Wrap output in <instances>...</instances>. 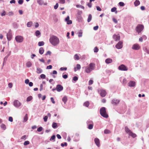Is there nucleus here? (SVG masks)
I'll use <instances>...</instances> for the list:
<instances>
[{"label":"nucleus","mask_w":149,"mask_h":149,"mask_svg":"<svg viewBox=\"0 0 149 149\" xmlns=\"http://www.w3.org/2000/svg\"><path fill=\"white\" fill-rule=\"evenodd\" d=\"M116 47L118 49L122 48L123 47V42L119 41L116 45Z\"/></svg>","instance_id":"nucleus-9"},{"label":"nucleus","mask_w":149,"mask_h":149,"mask_svg":"<svg viewBox=\"0 0 149 149\" xmlns=\"http://www.w3.org/2000/svg\"><path fill=\"white\" fill-rule=\"evenodd\" d=\"M68 100L67 97L66 96H64L62 99V101L65 104Z\"/></svg>","instance_id":"nucleus-19"},{"label":"nucleus","mask_w":149,"mask_h":149,"mask_svg":"<svg viewBox=\"0 0 149 149\" xmlns=\"http://www.w3.org/2000/svg\"><path fill=\"white\" fill-rule=\"evenodd\" d=\"M58 6V3H56L55 5L54 6V8L55 9H56Z\"/></svg>","instance_id":"nucleus-55"},{"label":"nucleus","mask_w":149,"mask_h":149,"mask_svg":"<svg viewBox=\"0 0 149 149\" xmlns=\"http://www.w3.org/2000/svg\"><path fill=\"white\" fill-rule=\"evenodd\" d=\"M68 24H72V22L71 20H69L66 22Z\"/></svg>","instance_id":"nucleus-56"},{"label":"nucleus","mask_w":149,"mask_h":149,"mask_svg":"<svg viewBox=\"0 0 149 149\" xmlns=\"http://www.w3.org/2000/svg\"><path fill=\"white\" fill-rule=\"evenodd\" d=\"M51 54V52L50 51H48L47 52V53L45 54V55L47 56L48 55H50Z\"/></svg>","instance_id":"nucleus-58"},{"label":"nucleus","mask_w":149,"mask_h":149,"mask_svg":"<svg viewBox=\"0 0 149 149\" xmlns=\"http://www.w3.org/2000/svg\"><path fill=\"white\" fill-rule=\"evenodd\" d=\"M44 44V43L43 41H40L38 42V45L39 46H43Z\"/></svg>","instance_id":"nucleus-39"},{"label":"nucleus","mask_w":149,"mask_h":149,"mask_svg":"<svg viewBox=\"0 0 149 149\" xmlns=\"http://www.w3.org/2000/svg\"><path fill=\"white\" fill-rule=\"evenodd\" d=\"M8 120L10 122L13 121V118L12 117L10 116L9 117Z\"/></svg>","instance_id":"nucleus-60"},{"label":"nucleus","mask_w":149,"mask_h":149,"mask_svg":"<svg viewBox=\"0 0 149 149\" xmlns=\"http://www.w3.org/2000/svg\"><path fill=\"white\" fill-rule=\"evenodd\" d=\"M140 4V2L138 0H136L134 2V4L135 6H137L139 5Z\"/></svg>","instance_id":"nucleus-25"},{"label":"nucleus","mask_w":149,"mask_h":149,"mask_svg":"<svg viewBox=\"0 0 149 149\" xmlns=\"http://www.w3.org/2000/svg\"><path fill=\"white\" fill-rule=\"evenodd\" d=\"M28 136H26V135H24L22 136L21 138V139H23L24 140H26L27 139Z\"/></svg>","instance_id":"nucleus-40"},{"label":"nucleus","mask_w":149,"mask_h":149,"mask_svg":"<svg viewBox=\"0 0 149 149\" xmlns=\"http://www.w3.org/2000/svg\"><path fill=\"white\" fill-rule=\"evenodd\" d=\"M67 68L66 67H61L60 68V70L61 71L65 70V71L67 70Z\"/></svg>","instance_id":"nucleus-53"},{"label":"nucleus","mask_w":149,"mask_h":149,"mask_svg":"<svg viewBox=\"0 0 149 149\" xmlns=\"http://www.w3.org/2000/svg\"><path fill=\"white\" fill-rule=\"evenodd\" d=\"M113 38L115 41H118L120 40V37L119 34H114L113 36Z\"/></svg>","instance_id":"nucleus-13"},{"label":"nucleus","mask_w":149,"mask_h":149,"mask_svg":"<svg viewBox=\"0 0 149 149\" xmlns=\"http://www.w3.org/2000/svg\"><path fill=\"white\" fill-rule=\"evenodd\" d=\"M94 141L95 144L98 147L100 146V141L99 139L97 138H95L94 139Z\"/></svg>","instance_id":"nucleus-15"},{"label":"nucleus","mask_w":149,"mask_h":149,"mask_svg":"<svg viewBox=\"0 0 149 149\" xmlns=\"http://www.w3.org/2000/svg\"><path fill=\"white\" fill-rule=\"evenodd\" d=\"M61 146L63 147L64 146H67V143L66 142H64V143H62L61 144Z\"/></svg>","instance_id":"nucleus-46"},{"label":"nucleus","mask_w":149,"mask_h":149,"mask_svg":"<svg viewBox=\"0 0 149 149\" xmlns=\"http://www.w3.org/2000/svg\"><path fill=\"white\" fill-rule=\"evenodd\" d=\"M98 28L99 26H96L93 27V29L95 30H97L98 29Z\"/></svg>","instance_id":"nucleus-64"},{"label":"nucleus","mask_w":149,"mask_h":149,"mask_svg":"<svg viewBox=\"0 0 149 149\" xmlns=\"http://www.w3.org/2000/svg\"><path fill=\"white\" fill-rule=\"evenodd\" d=\"M116 9L117 8L116 7H114L111 9V11L112 12H114L116 10Z\"/></svg>","instance_id":"nucleus-50"},{"label":"nucleus","mask_w":149,"mask_h":149,"mask_svg":"<svg viewBox=\"0 0 149 149\" xmlns=\"http://www.w3.org/2000/svg\"><path fill=\"white\" fill-rule=\"evenodd\" d=\"M120 100H119L113 99L111 101V103L114 105H116L120 102Z\"/></svg>","instance_id":"nucleus-14"},{"label":"nucleus","mask_w":149,"mask_h":149,"mask_svg":"<svg viewBox=\"0 0 149 149\" xmlns=\"http://www.w3.org/2000/svg\"><path fill=\"white\" fill-rule=\"evenodd\" d=\"M28 119V115L27 114H26L25 115V116L24 117V120L23 121V122H26Z\"/></svg>","instance_id":"nucleus-27"},{"label":"nucleus","mask_w":149,"mask_h":149,"mask_svg":"<svg viewBox=\"0 0 149 149\" xmlns=\"http://www.w3.org/2000/svg\"><path fill=\"white\" fill-rule=\"evenodd\" d=\"M65 2V0H59V3L61 4H64Z\"/></svg>","instance_id":"nucleus-48"},{"label":"nucleus","mask_w":149,"mask_h":149,"mask_svg":"<svg viewBox=\"0 0 149 149\" xmlns=\"http://www.w3.org/2000/svg\"><path fill=\"white\" fill-rule=\"evenodd\" d=\"M44 50L43 47H40L39 50V53L41 55L43 54Z\"/></svg>","instance_id":"nucleus-23"},{"label":"nucleus","mask_w":149,"mask_h":149,"mask_svg":"<svg viewBox=\"0 0 149 149\" xmlns=\"http://www.w3.org/2000/svg\"><path fill=\"white\" fill-rule=\"evenodd\" d=\"M35 34L36 36H38L40 35L41 33L39 30H37L36 31Z\"/></svg>","instance_id":"nucleus-38"},{"label":"nucleus","mask_w":149,"mask_h":149,"mask_svg":"<svg viewBox=\"0 0 149 149\" xmlns=\"http://www.w3.org/2000/svg\"><path fill=\"white\" fill-rule=\"evenodd\" d=\"M78 35L79 37H81L82 36V32L81 31H80L78 33Z\"/></svg>","instance_id":"nucleus-43"},{"label":"nucleus","mask_w":149,"mask_h":149,"mask_svg":"<svg viewBox=\"0 0 149 149\" xmlns=\"http://www.w3.org/2000/svg\"><path fill=\"white\" fill-rule=\"evenodd\" d=\"M6 13L5 11H3L2 13H1V15L2 16H5L6 15Z\"/></svg>","instance_id":"nucleus-61"},{"label":"nucleus","mask_w":149,"mask_h":149,"mask_svg":"<svg viewBox=\"0 0 149 149\" xmlns=\"http://www.w3.org/2000/svg\"><path fill=\"white\" fill-rule=\"evenodd\" d=\"M143 50L147 53L149 54V49H148L146 47H144L143 48Z\"/></svg>","instance_id":"nucleus-32"},{"label":"nucleus","mask_w":149,"mask_h":149,"mask_svg":"<svg viewBox=\"0 0 149 149\" xmlns=\"http://www.w3.org/2000/svg\"><path fill=\"white\" fill-rule=\"evenodd\" d=\"M1 128L3 130H5L6 129V125L3 124L1 125Z\"/></svg>","instance_id":"nucleus-42"},{"label":"nucleus","mask_w":149,"mask_h":149,"mask_svg":"<svg viewBox=\"0 0 149 149\" xmlns=\"http://www.w3.org/2000/svg\"><path fill=\"white\" fill-rule=\"evenodd\" d=\"M125 132L127 133H128L129 134H130L132 131L128 128L127 127H125Z\"/></svg>","instance_id":"nucleus-24"},{"label":"nucleus","mask_w":149,"mask_h":149,"mask_svg":"<svg viewBox=\"0 0 149 149\" xmlns=\"http://www.w3.org/2000/svg\"><path fill=\"white\" fill-rule=\"evenodd\" d=\"M42 72V70L38 67L37 68L36 72L38 74L41 73Z\"/></svg>","instance_id":"nucleus-20"},{"label":"nucleus","mask_w":149,"mask_h":149,"mask_svg":"<svg viewBox=\"0 0 149 149\" xmlns=\"http://www.w3.org/2000/svg\"><path fill=\"white\" fill-rule=\"evenodd\" d=\"M33 99V97L31 96H30L27 97L26 101L27 102H29Z\"/></svg>","instance_id":"nucleus-33"},{"label":"nucleus","mask_w":149,"mask_h":149,"mask_svg":"<svg viewBox=\"0 0 149 149\" xmlns=\"http://www.w3.org/2000/svg\"><path fill=\"white\" fill-rule=\"evenodd\" d=\"M123 82V84L125 85L127 83V81L126 79H124Z\"/></svg>","instance_id":"nucleus-41"},{"label":"nucleus","mask_w":149,"mask_h":149,"mask_svg":"<svg viewBox=\"0 0 149 149\" xmlns=\"http://www.w3.org/2000/svg\"><path fill=\"white\" fill-rule=\"evenodd\" d=\"M118 4L120 6H124L125 5V3L122 2H120Z\"/></svg>","instance_id":"nucleus-45"},{"label":"nucleus","mask_w":149,"mask_h":149,"mask_svg":"<svg viewBox=\"0 0 149 149\" xmlns=\"http://www.w3.org/2000/svg\"><path fill=\"white\" fill-rule=\"evenodd\" d=\"M40 77L42 79H45V78L46 76L44 74H42L40 75Z\"/></svg>","instance_id":"nucleus-47"},{"label":"nucleus","mask_w":149,"mask_h":149,"mask_svg":"<svg viewBox=\"0 0 149 149\" xmlns=\"http://www.w3.org/2000/svg\"><path fill=\"white\" fill-rule=\"evenodd\" d=\"M21 103L18 100H15L13 102L14 106L16 108H19L21 105Z\"/></svg>","instance_id":"nucleus-7"},{"label":"nucleus","mask_w":149,"mask_h":149,"mask_svg":"<svg viewBox=\"0 0 149 149\" xmlns=\"http://www.w3.org/2000/svg\"><path fill=\"white\" fill-rule=\"evenodd\" d=\"M49 42L53 46H56L59 43V38L56 36L52 35L50 38Z\"/></svg>","instance_id":"nucleus-1"},{"label":"nucleus","mask_w":149,"mask_h":149,"mask_svg":"<svg viewBox=\"0 0 149 149\" xmlns=\"http://www.w3.org/2000/svg\"><path fill=\"white\" fill-rule=\"evenodd\" d=\"M24 38L22 36H16L15 39L16 41L18 42H22Z\"/></svg>","instance_id":"nucleus-6"},{"label":"nucleus","mask_w":149,"mask_h":149,"mask_svg":"<svg viewBox=\"0 0 149 149\" xmlns=\"http://www.w3.org/2000/svg\"><path fill=\"white\" fill-rule=\"evenodd\" d=\"M48 119V116H45L43 117L44 120L45 122L47 121Z\"/></svg>","instance_id":"nucleus-52"},{"label":"nucleus","mask_w":149,"mask_h":149,"mask_svg":"<svg viewBox=\"0 0 149 149\" xmlns=\"http://www.w3.org/2000/svg\"><path fill=\"white\" fill-rule=\"evenodd\" d=\"M56 138V136L55 135H52L50 139V141H52V140L53 141V142L55 141V139Z\"/></svg>","instance_id":"nucleus-34"},{"label":"nucleus","mask_w":149,"mask_h":149,"mask_svg":"<svg viewBox=\"0 0 149 149\" xmlns=\"http://www.w3.org/2000/svg\"><path fill=\"white\" fill-rule=\"evenodd\" d=\"M140 47L138 44H134L132 46V49L134 50H138L140 49Z\"/></svg>","instance_id":"nucleus-12"},{"label":"nucleus","mask_w":149,"mask_h":149,"mask_svg":"<svg viewBox=\"0 0 149 149\" xmlns=\"http://www.w3.org/2000/svg\"><path fill=\"white\" fill-rule=\"evenodd\" d=\"M32 65V63L30 61H29L26 63V66L28 68H30Z\"/></svg>","instance_id":"nucleus-21"},{"label":"nucleus","mask_w":149,"mask_h":149,"mask_svg":"<svg viewBox=\"0 0 149 149\" xmlns=\"http://www.w3.org/2000/svg\"><path fill=\"white\" fill-rule=\"evenodd\" d=\"M29 143H30V142H29V141H25L24 142V146H26V145H28L29 144Z\"/></svg>","instance_id":"nucleus-49"},{"label":"nucleus","mask_w":149,"mask_h":149,"mask_svg":"<svg viewBox=\"0 0 149 149\" xmlns=\"http://www.w3.org/2000/svg\"><path fill=\"white\" fill-rule=\"evenodd\" d=\"M104 133L105 134H107L110 133H111V132L108 130L105 129L104 131Z\"/></svg>","instance_id":"nucleus-36"},{"label":"nucleus","mask_w":149,"mask_h":149,"mask_svg":"<svg viewBox=\"0 0 149 149\" xmlns=\"http://www.w3.org/2000/svg\"><path fill=\"white\" fill-rule=\"evenodd\" d=\"M95 64L93 63H91L88 66L85 67V72L87 73H89L92 70L95 69Z\"/></svg>","instance_id":"nucleus-2"},{"label":"nucleus","mask_w":149,"mask_h":149,"mask_svg":"<svg viewBox=\"0 0 149 149\" xmlns=\"http://www.w3.org/2000/svg\"><path fill=\"white\" fill-rule=\"evenodd\" d=\"M6 36L8 40L9 41L11 40L12 37V35L10 30H9Z\"/></svg>","instance_id":"nucleus-10"},{"label":"nucleus","mask_w":149,"mask_h":149,"mask_svg":"<svg viewBox=\"0 0 149 149\" xmlns=\"http://www.w3.org/2000/svg\"><path fill=\"white\" fill-rule=\"evenodd\" d=\"M33 24V23L32 22H28L26 24V26L27 27H30Z\"/></svg>","instance_id":"nucleus-35"},{"label":"nucleus","mask_w":149,"mask_h":149,"mask_svg":"<svg viewBox=\"0 0 149 149\" xmlns=\"http://www.w3.org/2000/svg\"><path fill=\"white\" fill-rule=\"evenodd\" d=\"M81 65L79 64H77V67L74 68V71L76 72L77 70H80L81 69Z\"/></svg>","instance_id":"nucleus-18"},{"label":"nucleus","mask_w":149,"mask_h":149,"mask_svg":"<svg viewBox=\"0 0 149 149\" xmlns=\"http://www.w3.org/2000/svg\"><path fill=\"white\" fill-rule=\"evenodd\" d=\"M43 128L42 127H38L37 130L38 132H40L42 131V130Z\"/></svg>","instance_id":"nucleus-51"},{"label":"nucleus","mask_w":149,"mask_h":149,"mask_svg":"<svg viewBox=\"0 0 149 149\" xmlns=\"http://www.w3.org/2000/svg\"><path fill=\"white\" fill-rule=\"evenodd\" d=\"M93 123H92L91 124H90L88 125V128L90 130H91L93 128Z\"/></svg>","instance_id":"nucleus-29"},{"label":"nucleus","mask_w":149,"mask_h":149,"mask_svg":"<svg viewBox=\"0 0 149 149\" xmlns=\"http://www.w3.org/2000/svg\"><path fill=\"white\" fill-rule=\"evenodd\" d=\"M90 103L88 101H87L84 102L83 104V105L84 106L86 107H88Z\"/></svg>","instance_id":"nucleus-26"},{"label":"nucleus","mask_w":149,"mask_h":149,"mask_svg":"<svg viewBox=\"0 0 149 149\" xmlns=\"http://www.w3.org/2000/svg\"><path fill=\"white\" fill-rule=\"evenodd\" d=\"M135 85V82L132 81H131L128 84V85L130 87H134Z\"/></svg>","instance_id":"nucleus-16"},{"label":"nucleus","mask_w":149,"mask_h":149,"mask_svg":"<svg viewBox=\"0 0 149 149\" xmlns=\"http://www.w3.org/2000/svg\"><path fill=\"white\" fill-rule=\"evenodd\" d=\"M50 99H51V100L53 104H55V101H54V98L53 97H52Z\"/></svg>","instance_id":"nucleus-63"},{"label":"nucleus","mask_w":149,"mask_h":149,"mask_svg":"<svg viewBox=\"0 0 149 149\" xmlns=\"http://www.w3.org/2000/svg\"><path fill=\"white\" fill-rule=\"evenodd\" d=\"M99 49L97 47H96L94 48V52L95 53H97L98 52Z\"/></svg>","instance_id":"nucleus-44"},{"label":"nucleus","mask_w":149,"mask_h":149,"mask_svg":"<svg viewBox=\"0 0 149 149\" xmlns=\"http://www.w3.org/2000/svg\"><path fill=\"white\" fill-rule=\"evenodd\" d=\"M112 61V59L110 58H107L105 60V63L108 64L111 63Z\"/></svg>","instance_id":"nucleus-17"},{"label":"nucleus","mask_w":149,"mask_h":149,"mask_svg":"<svg viewBox=\"0 0 149 149\" xmlns=\"http://www.w3.org/2000/svg\"><path fill=\"white\" fill-rule=\"evenodd\" d=\"M73 80L75 81H77L78 80V77L77 76H74L73 77Z\"/></svg>","instance_id":"nucleus-54"},{"label":"nucleus","mask_w":149,"mask_h":149,"mask_svg":"<svg viewBox=\"0 0 149 149\" xmlns=\"http://www.w3.org/2000/svg\"><path fill=\"white\" fill-rule=\"evenodd\" d=\"M92 18V17L91 15V14H90L89 15L87 19V22H90Z\"/></svg>","instance_id":"nucleus-30"},{"label":"nucleus","mask_w":149,"mask_h":149,"mask_svg":"<svg viewBox=\"0 0 149 149\" xmlns=\"http://www.w3.org/2000/svg\"><path fill=\"white\" fill-rule=\"evenodd\" d=\"M100 94L101 96L104 97L106 95V92L103 89H100L99 91Z\"/></svg>","instance_id":"nucleus-11"},{"label":"nucleus","mask_w":149,"mask_h":149,"mask_svg":"<svg viewBox=\"0 0 149 149\" xmlns=\"http://www.w3.org/2000/svg\"><path fill=\"white\" fill-rule=\"evenodd\" d=\"M56 89L58 92H60L63 90V87L60 84H58L56 86Z\"/></svg>","instance_id":"nucleus-8"},{"label":"nucleus","mask_w":149,"mask_h":149,"mask_svg":"<svg viewBox=\"0 0 149 149\" xmlns=\"http://www.w3.org/2000/svg\"><path fill=\"white\" fill-rule=\"evenodd\" d=\"M74 58L76 60H78L79 59V57L77 54H75L74 55Z\"/></svg>","instance_id":"nucleus-37"},{"label":"nucleus","mask_w":149,"mask_h":149,"mask_svg":"<svg viewBox=\"0 0 149 149\" xmlns=\"http://www.w3.org/2000/svg\"><path fill=\"white\" fill-rule=\"evenodd\" d=\"M52 126L54 129H56L58 127L57 123L54 122L53 123Z\"/></svg>","instance_id":"nucleus-28"},{"label":"nucleus","mask_w":149,"mask_h":149,"mask_svg":"<svg viewBox=\"0 0 149 149\" xmlns=\"http://www.w3.org/2000/svg\"><path fill=\"white\" fill-rule=\"evenodd\" d=\"M100 112L101 115L102 117L105 118H107L108 117V115L106 113V108L105 107L101 108Z\"/></svg>","instance_id":"nucleus-3"},{"label":"nucleus","mask_w":149,"mask_h":149,"mask_svg":"<svg viewBox=\"0 0 149 149\" xmlns=\"http://www.w3.org/2000/svg\"><path fill=\"white\" fill-rule=\"evenodd\" d=\"M144 26L143 25L141 24H139L137 25L136 28V31L139 33H141L143 30Z\"/></svg>","instance_id":"nucleus-4"},{"label":"nucleus","mask_w":149,"mask_h":149,"mask_svg":"<svg viewBox=\"0 0 149 149\" xmlns=\"http://www.w3.org/2000/svg\"><path fill=\"white\" fill-rule=\"evenodd\" d=\"M77 19L79 22H81L82 21L83 18L81 15H79L77 17Z\"/></svg>","instance_id":"nucleus-22"},{"label":"nucleus","mask_w":149,"mask_h":149,"mask_svg":"<svg viewBox=\"0 0 149 149\" xmlns=\"http://www.w3.org/2000/svg\"><path fill=\"white\" fill-rule=\"evenodd\" d=\"M63 77L64 79H67L68 77V75L67 74L63 75L62 76Z\"/></svg>","instance_id":"nucleus-59"},{"label":"nucleus","mask_w":149,"mask_h":149,"mask_svg":"<svg viewBox=\"0 0 149 149\" xmlns=\"http://www.w3.org/2000/svg\"><path fill=\"white\" fill-rule=\"evenodd\" d=\"M119 70L121 71H126L128 69L124 65L121 64L120 65L118 68Z\"/></svg>","instance_id":"nucleus-5"},{"label":"nucleus","mask_w":149,"mask_h":149,"mask_svg":"<svg viewBox=\"0 0 149 149\" xmlns=\"http://www.w3.org/2000/svg\"><path fill=\"white\" fill-rule=\"evenodd\" d=\"M23 3V0H19L18 1V3L19 4L21 5Z\"/></svg>","instance_id":"nucleus-57"},{"label":"nucleus","mask_w":149,"mask_h":149,"mask_svg":"<svg viewBox=\"0 0 149 149\" xmlns=\"http://www.w3.org/2000/svg\"><path fill=\"white\" fill-rule=\"evenodd\" d=\"M52 68V65H50L47 66L46 69H50Z\"/></svg>","instance_id":"nucleus-62"},{"label":"nucleus","mask_w":149,"mask_h":149,"mask_svg":"<svg viewBox=\"0 0 149 149\" xmlns=\"http://www.w3.org/2000/svg\"><path fill=\"white\" fill-rule=\"evenodd\" d=\"M129 135L132 136L133 138H134L136 137V135L135 134L133 133L132 132L130 133L129 134Z\"/></svg>","instance_id":"nucleus-31"}]
</instances>
